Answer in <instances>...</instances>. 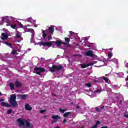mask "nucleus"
Returning <instances> with one entry per match:
<instances>
[{
  "label": "nucleus",
  "mask_w": 128,
  "mask_h": 128,
  "mask_svg": "<svg viewBox=\"0 0 128 128\" xmlns=\"http://www.w3.org/2000/svg\"><path fill=\"white\" fill-rule=\"evenodd\" d=\"M9 103L2 102L1 106H4V108H10L12 106H18V102H16V95L12 94L10 95V97L9 100Z\"/></svg>",
  "instance_id": "f257e3e1"
},
{
  "label": "nucleus",
  "mask_w": 128,
  "mask_h": 128,
  "mask_svg": "<svg viewBox=\"0 0 128 128\" xmlns=\"http://www.w3.org/2000/svg\"><path fill=\"white\" fill-rule=\"evenodd\" d=\"M17 122L19 124L20 128H30V123L28 120L19 118L17 120Z\"/></svg>",
  "instance_id": "f03ea898"
},
{
  "label": "nucleus",
  "mask_w": 128,
  "mask_h": 128,
  "mask_svg": "<svg viewBox=\"0 0 128 128\" xmlns=\"http://www.w3.org/2000/svg\"><path fill=\"white\" fill-rule=\"evenodd\" d=\"M64 70V67H62V66L61 65H54L52 68H50V72H60V70Z\"/></svg>",
  "instance_id": "7ed1b4c3"
},
{
  "label": "nucleus",
  "mask_w": 128,
  "mask_h": 128,
  "mask_svg": "<svg viewBox=\"0 0 128 128\" xmlns=\"http://www.w3.org/2000/svg\"><path fill=\"white\" fill-rule=\"evenodd\" d=\"M34 70V74H38V76H42V74H40L41 72H46V69L38 68L36 66H35Z\"/></svg>",
  "instance_id": "20e7f679"
},
{
  "label": "nucleus",
  "mask_w": 128,
  "mask_h": 128,
  "mask_svg": "<svg viewBox=\"0 0 128 128\" xmlns=\"http://www.w3.org/2000/svg\"><path fill=\"white\" fill-rule=\"evenodd\" d=\"M38 44L40 46H44V47H48V48H52V42H40L38 43Z\"/></svg>",
  "instance_id": "39448f33"
},
{
  "label": "nucleus",
  "mask_w": 128,
  "mask_h": 128,
  "mask_svg": "<svg viewBox=\"0 0 128 128\" xmlns=\"http://www.w3.org/2000/svg\"><path fill=\"white\" fill-rule=\"evenodd\" d=\"M52 118L54 120L52 122V124H54L58 122V120H60L61 118L60 116H58L53 115L52 116Z\"/></svg>",
  "instance_id": "423d86ee"
},
{
  "label": "nucleus",
  "mask_w": 128,
  "mask_h": 128,
  "mask_svg": "<svg viewBox=\"0 0 128 128\" xmlns=\"http://www.w3.org/2000/svg\"><path fill=\"white\" fill-rule=\"evenodd\" d=\"M52 118L54 120L52 122V124H54L58 122V120H60L61 118L60 116H58L53 115L52 116Z\"/></svg>",
  "instance_id": "0eeeda50"
},
{
  "label": "nucleus",
  "mask_w": 128,
  "mask_h": 128,
  "mask_svg": "<svg viewBox=\"0 0 128 128\" xmlns=\"http://www.w3.org/2000/svg\"><path fill=\"white\" fill-rule=\"evenodd\" d=\"M85 56H90V58H94V51L90 50L86 52Z\"/></svg>",
  "instance_id": "6e6552de"
},
{
  "label": "nucleus",
  "mask_w": 128,
  "mask_h": 128,
  "mask_svg": "<svg viewBox=\"0 0 128 128\" xmlns=\"http://www.w3.org/2000/svg\"><path fill=\"white\" fill-rule=\"evenodd\" d=\"M28 95H26V94H18L17 96L18 98H20V100H26V98H28Z\"/></svg>",
  "instance_id": "1a4fd4ad"
},
{
  "label": "nucleus",
  "mask_w": 128,
  "mask_h": 128,
  "mask_svg": "<svg viewBox=\"0 0 128 128\" xmlns=\"http://www.w3.org/2000/svg\"><path fill=\"white\" fill-rule=\"evenodd\" d=\"M1 38L2 40H8V35L4 33H2Z\"/></svg>",
  "instance_id": "9d476101"
},
{
  "label": "nucleus",
  "mask_w": 128,
  "mask_h": 128,
  "mask_svg": "<svg viewBox=\"0 0 128 128\" xmlns=\"http://www.w3.org/2000/svg\"><path fill=\"white\" fill-rule=\"evenodd\" d=\"M26 32H31L32 33V38H34V30L33 29H27L26 30Z\"/></svg>",
  "instance_id": "9b49d317"
},
{
  "label": "nucleus",
  "mask_w": 128,
  "mask_h": 128,
  "mask_svg": "<svg viewBox=\"0 0 128 128\" xmlns=\"http://www.w3.org/2000/svg\"><path fill=\"white\" fill-rule=\"evenodd\" d=\"M14 84H15L16 88H20V86H22V82H19L18 80H17L15 82Z\"/></svg>",
  "instance_id": "f8f14e48"
},
{
  "label": "nucleus",
  "mask_w": 128,
  "mask_h": 128,
  "mask_svg": "<svg viewBox=\"0 0 128 128\" xmlns=\"http://www.w3.org/2000/svg\"><path fill=\"white\" fill-rule=\"evenodd\" d=\"M25 109L26 110H29L30 112L32 110V108L30 107L28 104H26L25 105Z\"/></svg>",
  "instance_id": "ddd939ff"
},
{
  "label": "nucleus",
  "mask_w": 128,
  "mask_h": 128,
  "mask_svg": "<svg viewBox=\"0 0 128 128\" xmlns=\"http://www.w3.org/2000/svg\"><path fill=\"white\" fill-rule=\"evenodd\" d=\"M48 32L51 34H54V28L52 26H50L48 28Z\"/></svg>",
  "instance_id": "4468645a"
},
{
  "label": "nucleus",
  "mask_w": 128,
  "mask_h": 128,
  "mask_svg": "<svg viewBox=\"0 0 128 128\" xmlns=\"http://www.w3.org/2000/svg\"><path fill=\"white\" fill-rule=\"evenodd\" d=\"M46 32H48V30H42V38H46L48 36V34H46Z\"/></svg>",
  "instance_id": "2eb2a0df"
},
{
  "label": "nucleus",
  "mask_w": 128,
  "mask_h": 128,
  "mask_svg": "<svg viewBox=\"0 0 128 128\" xmlns=\"http://www.w3.org/2000/svg\"><path fill=\"white\" fill-rule=\"evenodd\" d=\"M55 44H56L57 46L59 47V46H60L62 44V41L57 40Z\"/></svg>",
  "instance_id": "dca6fc26"
},
{
  "label": "nucleus",
  "mask_w": 128,
  "mask_h": 128,
  "mask_svg": "<svg viewBox=\"0 0 128 128\" xmlns=\"http://www.w3.org/2000/svg\"><path fill=\"white\" fill-rule=\"evenodd\" d=\"M10 90H14V84L12 83H10Z\"/></svg>",
  "instance_id": "f3484780"
},
{
  "label": "nucleus",
  "mask_w": 128,
  "mask_h": 128,
  "mask_svg": "<svg viewBox=\"0 0 128 128\" xmlns=\"http://www.w3.org/2000/svg\"><path fill=\"white\" fill-rule=\"evenodd\" d=\"M88 68V65L84 64H81V68H82V70H84V68Z\"/></svg>",
  "instance_id": "a211bd4d"
},
{
  "label": "nucleus",
  "mask_w": 128,
  "mask_h": 128,
  "mask_svg": "<svg viewBox=\"0 0 128 128\" xmlns=\"http://www.w3.org/2000/svg\"><path fill=\"white\" fill-rule=\"evenodd\" d=\"M71 112H68L66 113H65L64 114V118H68V116H70V114Z\"/></svg>",
  "instance_id": "6ab92c4d"
},
{
  "label": "nucleus",
  "mask_w": 128,
  "mask_h": 128,
  "mask_svg": "<svg viewBox=\"0 0 128 128\" xmlns=\"http://www.w3.org/2000/svg\"><path fill=\"white\" fill-rule=\"evenodd\" d=\"M5 44L10 46V48H14V46H12V44H10L8 42H6Z\"/></svg>",
  "instance_id": "aec40b11"
},
{
  "label": "nucleus",
  "mask_w": 128,
  "mask_h": 128,
  "mask_svg": "<svg viewBox=\"0 0 128 128\" xmlns=\"http://www.w3.org/2000/svg\"><path fill=\"white\" fill-rule=\"evenodd\" d=\"M102 80L105 81L106 84H108V78L106 77H103Z\"/></svg>",
  "instance_id": "412c9836"
},
{
  "label": "nucleus",
  "mask_w": 128,
  "mask_h": 128,
  "mask_svg": "<svg viewBox=\"0 0 128 128\" xmlns=\"http://www.w3.org/2000/svg\"><path fill=\"white\" fill-rule=\"evenodd\" d=\"M65 42H67V44H70V38H65Z\"/></svg>",
  "instance_id": "4be33fe9"
},
{
  "label": "nucleus",
  "mask_w": 128,
  "mask_h": 128,
  "mask_svg": "<svg viewBox=\"0 0 128 128\" xmlns=\"http://www.w3.org/2000/svg\"><path fill=\"white\" fill-rule=\"evenodd\" d=\"M10 26L12 28H13L14 30H16V24H15L14 25H10Z\"/></svg>",
  "instance_id": "5701e85b"
},
{
  "label": "nucleus",
  "mask_w": 128,
  "mask_h": 128,
  "mask_svg": "<svg viewBox=\"0 0 128 128\" xmlns=\"http://www.w3.org/2000/svg\"><path fill=\"white\" fill-rule=\"evenodd\" d=\"M12 54H16V56H18V52H16V51L13 50L12 52Z\"/></svg>",
  "instance_id": "b1692460"
},
{
  "label": "nucleus",
  "mask_w": 128,
  "mask_h": 128,
  "mask_svg": "<svg viewBox=\"0 0 128 128\" xmlns=\"http://www.w3.org/2000/svg\"><path fill=\"white\" fill-rule=\"evenodd\" d=\"M114 55L112 54V52H110L108 54V56L110 58H112V56Z\"/></svg>",
  "instance_id": "393cba45"
},
{
  "label": "nucleus",
  "mask_w": 128,
  "mask_h": 128,
  "mask_svg": "<svg viewBox=\"0 0 128 128\" xmlns=\"http://www.w3.org/2000/svg\"><path fill=\"white\" fill-rule=\"evenodd\" d=\"M86 86H88V88H92V84L87 83L86 84Z\"/></svg>",
  "instance_id": "a878e982"
},
{
  "label": "nucleus",
  "mask_w": 128,
  "mask_h": 128,
  "mask_svg": "<svg viewBox=\"0 0 128 128\" xmlns=\"http://www.w3.org/2000/svg\"><path fill=\"white\" fill-rule=\"evenodd\" d=\"M59 111L60 112H62V114H64V112H66V110L64 109H60Z\"/></svg>",
  "instance_id": "bb28decb"
},
{
  "label": "nucleus",
  "mask_w": 128,
  "mask_h": 128,
  "mask_svg": "<svg viewBox=\"0 0 128 128\" xmlns=\"http://www.w3.org/2000/svg\"><path fill=\"white\" fill-rule=\"evenodd\" d=\"M12 110H8V114H12Z\"/></svg>",
  "instance_id": "cd10ccee"
},
{
  "label": "nucleus",
  "mask_w": 128,
  "mask_h": 128,
  "mask_svg": "<svg viewBox=\"0 0 128 128\" xmlns=\"http://www.w3.org/2000/svg\"><path fill=\"white\" fill-rule=\"evenodd\" d=\"M16 36L17 38H22V36L18 35V34H16Z\"/></svg>",
  "instance_id": "c85d7f7f"
},
{
  "label": "nucleus",
  "mask_w": 128,
  "mask_h": 128,
  "mask_svg": "<svg viewBox=\"0 0 128 128\" xmlns=\"http://www.w3.org/2000/svg\"><path fill=\"white\" fill-rule=\"evenodd\" d=\"M46 112V110H42L40 112V114H44V112Z\"/></svg>",
  "instance_id": "c756f323"
},
{
  "label": "nucleus",
  "mask_w": 128,
  "mask_h": 128,
  "mask_svg": "<svg viewBox=\"0 0 128 128\" xmlns=\"http://www.w3.org/2000/svg\"><path fill=\"white\" fill-rule=\"evenodd\" d=\"M48 40H52V36H50L48 37Z\"/></svg>",
  "instance_id": "7c9ffc66"
},
{
  "label": "nucleus",
  "mask_w": 128,
  "mask_h": 128,
  "mask_svg": "<svg viewBox=\"0 0 128 128\" xmlns=\"http://www.w3.org/2000/svg\"><path fill=\"white\" fill-rule=\"evenodd\" d=\"M94 63H90L88 64V66H94Z\"/></svg>",
  "instance_id": "2f4dec72"
},
{
  "label": "nucleus",
  "mask_w": 128,
  "mask_h": 128,
  "mask_svg": "<svg viewBox=\"0 0 128 128\" xmlns=\"http://www.w3.org/2000/svg\"><path fill=\"white\" fill-rule=\"evenodd\" d=\"M99 124H100V122L97 121L96 126H98Z\"/></svg>",
  "instance_id": "473e14b6"
},
{
  "label": "nucleus",
  "mask_w": 128,
  "mask_h": 128,
  "mask_svg": "<svg viewBox=\"0 0 128 128\" xmlns=\"http://www.w3.org/2000/svg\"><path fill=\"white\" fill-rule=\"evenodd\" d=\"M4 22H10V20H5V19H4Z\"/></svg>",
  "instance_id": "72a5a7b5"
},
{
  "label": "nucleus",
  "mask_w": 128,
  "mask_h": 128,
  "mask_svg": "<svg viewBox=\"0 0 128 128\" xmlns=\"http://www.w3.org/2000/svg\"><path fill=\"white\" fill-rule=\"evenodd\" d=\"M100 90H97L96 92V94H100Z\"/></svg>",
  "instance_id": "f704fd0d"
},
{
  "label": "nucleus",
  "mask_w": 128,
  "mask_h": 128,
  "mask_svg": "<svg viewBox=\"0 0 128 128\" xmlns=\"http://www.w3.org/2000/svg\"><path fill=\"white\" fill-rule=\"evenodd\" d=\"M62 44H64V46H66V44H70L68 43L62 42Z\"/></svg>",
  "instance_id": "c9c22d12"
},
{
  "label": "nucleus",
  "mask_w": 128,
  "mask_h": 128,
  "mask_svg": "<svg viewBox=\"0 0 128 128\" xmlns=\"http://www.w3.org/2000/svg\"><path fill=\"white\" fill-rule=\"evenodd\" d=\"M66 122V119H64L63 121V124H64Z\"/></svg>",
  "instance_id": "e433bc0d"
},
{
  "label": "nucleus",
  "mask_w": 128,
  "mask_h": 128,
  "mask_svg": "<svg viewBox=\"0 0 128 128\" xmlns=\"http://www.w3.org/2000/svg\"><path fill=\"white\" fill-rule=\"evenodd\" d=\"M96 112H100V109H98V108H96Z\"/></svg>",
  "instance_id": "4c0bfd02"
},
{
  "label": "nucleus",
  "mask_w": 128,
  "mask_h": 128,
  "mask_svg": "<svg viewBox=\"0 0 128 128\" xmlns=\"http://www.w3.org/2000/svg\"><path fill=\"white\" fill-rule=\"evenodd\" d=\"M92 128H98V125H95L93 126Z\"/></svg>",
  "instance_id": "58836bf2"
},
{
  "label": "nucleus",
  "mask_w": 128,
  "mask_h": 128,
  "mask_svg": "<svg viewBox=\"0 0 128 128\" xmlns=\"http://www.w3.org/2000/svg\"><path fill=\"white\" fill-rule=\"evenodd\" d=\"M4 102V99H1V100H0V102Z\"/></svg>",
  "instance_id": "ea45409f"
},
{
  "label": "nucleus",
  "mask_w": 128,
  "mask_h": 128,
  "mask_svg": "<svg viewBox=\"0 0 128 128\" xmlns=\"http://www.w3.org/2000/svg\"><path fill=\"white\" fill-rule=\"evenodd\" d=\"M76 108L78 110L79 108H80V106H77Z\"/></svg>",
  "instance_id": "a19ab883"
},
{
  "label": "nucleus",
  "mask_w": 128,
  "mask_h": 128,
  "mask_svg": "<svg viewBox=\"0 0 128 128\" xmlns=\"http://www.w3.org/2000/svg\"><path fill=\"white\" fill-rule=\"evenodd\" d=\"M120 104H122V100H120Z\"/></svg>",
  "instance_id": "79ce46f5"
},
{
  "label": "nucleus",
  "mask_w": 128,
  "mask_h": 128,
  "mask_svg": "<svg viewBox=\"0 0 128 128\" xmlns=\"http://www.w3.org/2000/svg\"><path fill=\"white\" fill-rule=\"evenodd\" d=\"M48 118V116H44V118Z\"/></svg>",
  "instance_id": "37998d69"
},
{
  "label": "nucleus",
  "mask_w": 128,
  "mask_h": 128,
  "mask_svg": "<svg viewBox=\"0 0 128 128\" xmlns=\"http://www.w3.org/2000/svg\"><path fill=\"white\" fill-rule=\"evenodd\" d=\"M104 106H103L101 108V110H104Z\"/></svg>",
  "instance_id": "c03bdc74"
},
{
  "label": "nucleus",
  "mask_w": 128,
  "mask_h": 128,
  "mask_svg": "<svg viewBox=\"0 0 128 128\" xmlns=\"http://www.w3.org/2000/svg\"><path fill=\"white\" fill-rule=\"evenodd\" d=\"M18 52H20V49H18Z\"/></svg>",
  "instance_id": "a18cd8bd"
},
{
  "label": "nucleus",
  "mask_w": 128,
  "mask_h": 128,
  "mask_svg": "<svg viewBox=\"0 0 128 128\" xmlns=\"http://www.w3.org/2000/svg\"><path fill=\"white\" fill-rule=\"evenodd\" d=\"M52 96H56V94H52Z\"/></svg>",
  "instance_id": "49530a36"
},
{
  "label": "nucleus",
  "mask_w": 128,
  "mask_h": 128,
  "mask_svg": "<svg viewBox=\"0 0 128 128\" xmlns=\"http://www.w3.org/2000/svg\"><path fill=\"white\" fill-rule=\"evenodd\" d=\"M94 82H98V81L96 80H94Z\"/></svg>",
  "instance_id": "de8ad7c7"
},
{
  "label": "nucleus",
  "mask_w": 128,
  "mask_h": 128,
  "mask_svg": "<svg viewBox=\"0 0 128 128\" xmlns=\"http://www.w3.org/2000/svg\"><path fill=\"white\" fill-rule=\"evenodd\" d=\"M2 92H0V96H2Z\"/></svg>",
  "instance_id": "09e8293b"
},
{
  "label": "nucleus",
  "mask_w": 128,
  "mask_h": 128,
  "mask_svg": "<svg viewBox=\"0 0 128 128\" xmlns=\"http://www.w3.org/2000/svg\"><path fill=\"white\" fill-rule=\"evenodd\" d=\"M20 26H23L22 24H20Z\"/></svg>",
  "instance_id": "8fccbe9b"
},
{
  "label": "nucleus",
  "mask_w": 128,
  "mask_h": 128,
  "mask_svg": "<svg viewBox=\"0 0 128 128\" xmlns=\"http://www.w3.org/2000/svg\"><path fill=\"white\" fill-rule=\"evenodd\" d=\"M56 128H60L58 126H56Z\"/></svg>",
  "instance_id": "3c124183"
},
{
  "label": "nucleus",
  "mask_w": 128,
  "mask_h": 128,
  "mask_svg": "<svg viewBox=\"0 0 128 128\" xmlns=\"http://www.w3.org/2000/svg\"><path fill=\"white\" fill-rule=\"evenodd\" d=\"M70 33L72 34V32H70Z\"/></svg>",
  "instance_id": "603ef678"
}]
</instances>
